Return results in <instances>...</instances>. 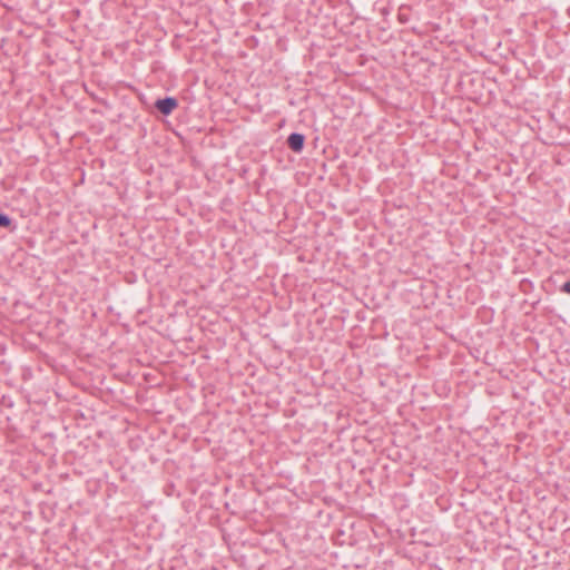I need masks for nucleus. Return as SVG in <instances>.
Returning a JSON list of instances; mask_svg holds the SVG:
<instances>
[{
    "label": "nucleus",
    "mask_w": 570,
    "mask_h": 570,
    "mask_svg": "<svg viewBox=\"0 0 570 570\" xmlns=\"http://www.w3.org/2000/svg\"><path fill=\"white\" fill-rule=\"evenodd\" d=\"M156 107L161 114L169 115L177 107V100L170 97L159 99L156 102Z\"/></svg>",
    "instance_id": "f257e3e1"
},
{
    "label": "nucleus",
    "mask_w": 570,
    "mask_h": 570,
    "mask_svg": "<svg viewBox=\"0 0 570 570\" xmlns=\"http://www.w3.org/2000/svg\"><path fill=\"white\" fill-rule=\"evenodd\" d=\"M287 144L293 151L299 153L304 146V136L296 132L291 134Z\"/></svg>",
    "instance_id": "f03ea898"
},
{
    "label": "nucleus",
    "mask_w": 570,
    "mask_h": 570,
    "mask_svg": "<svg viewBox=\"0 0 570 570\" xmlns=\"http://www.w3.org/2000/svg\"><path fill=\"white\" fill-rule=\"evenodd\" d=\"M10 224H11V219L4 214H0V226L9 227Z\"/></svg>",
    "instance_id": "7ed1b4c3"
},
{
    "label": "nucleus",
    "mask_w": 570,
    "mask_h": 570,
    "mask_svg": "<svg viewBox=\"0 0 570 570\" xmlns=\"http://www.w3.org/2000/svg\"><path fill=\"white\" fill-rule=\"evenodd\" d=\"M563 291H564L566 293L570 294V281H569V282H567V283H564V285H563Z\"/></svg>",
    "instance_id": "20e7f679"
}]
</instances>
